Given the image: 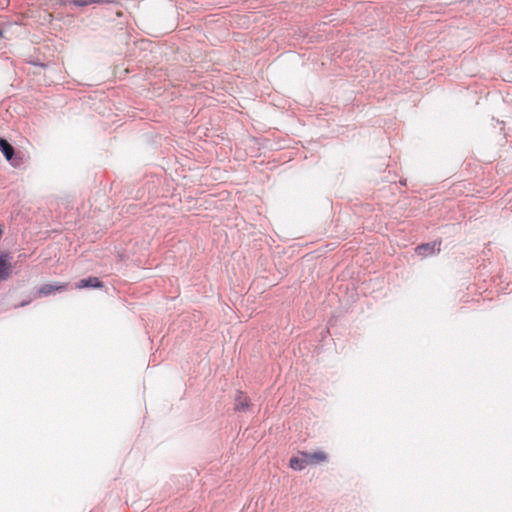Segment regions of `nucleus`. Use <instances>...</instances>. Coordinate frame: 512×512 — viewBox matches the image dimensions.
Returning <instances> with one entry per match:
<instances>
[{
    "label": "nucleus",
    "mask_w": 512,
    "mask_h": 512,
    "mask_svg": "<svg viewBox=\"0 0 512 512\" xmlns=\"http://www.w3.org/2000/svg\"><path fill=\"white\" fill-rule=\"evenodd\" d=\"M327 459V454L323 451L313 453L301 452L299 456L292 457L289 460V467L295 471H301L307 466L324 463Z\"/></svg>",
    "instance_id": "obj_1"
},
{
    "label": "nucleus",
    "mask_w": 512,
    "mask_h": 512,
    "mask_svg": "<svg viewBox=\"0 0 512 512\" xmlns=\"http://www.w3.org/2000/svg\"><path fill=\"white\" fill-rule=\"evenodd\" d=\"M439 251H440L439 244H437L435 242L422 244L415 248V253L422 257L434 255Z\"/></svg>",
    "instance_id": "obj_2"
},
{
    "label": "nucleus",
    "mask_w": 512,
    "mask_h": 512,
    "mask_svg": "<svg viewBox=\"0 0 512 512\" xmlns=\"http://www.w3.org/2000/svg\"><path fill=\"white\" fill-rule=\"evenodd\" d=\"M11 270L10 257L8 254H0V282L8 279Z\"/></svg>",
    "instance_id": "obj_3"
},
{
    "label": "nucleus",
    "mask_w": 512,
    "mask_h": 512,
    "mask_svg": "<svg viewBox=\"0 0 512 512\" xmlns=\"http://www.w3.org/2000/svg\"><path fill=\"white\" fill-rule=\"evenodd\" d=\"M76 287L78 289H83V288H100V287H102V283H101V281L97 277H88L86 279L80 280L76 284Z\"/></svg>",
    "instance_id": "obj_4"
},
{
    "label": "nucleus",
    "mask_w": 512,
    "mask_h": 512,
    "mask_svg": "<svg viewBox=\"0 0 512 512\" xmlns=\"http://www.w3.org/2000/svg\"><path fill=\"white\" fill-rule=\"evenodd\" d=\"M65 289V285L63 284H44L39 288V294L43 296L50 295L55 292H59Z\"/></svg>",
    "instance_id": "obj_5"
},
{
    "label": "nucleus",
    "mask_w": 512,
    "mask_h": 512,
    "mask_svg": "<svg viewBox=\"0 0 512 512\" xmlns=\"http://www.w3.org/2000/svg\"><path fill=\"white\" fill-rule=\"evenodd\" d=\"M0 150L7 161H12L14 156V148L5 139L0 138Z\"/></svg>",
    "instance_id": "obj_6"
},
{
    "label": "nucleus",
    "mask_w": 512,
    "mask_h": 512,
    "mask_svg": "<svg viewBox=\"0 0 512 512\" xmlns=\"http://www.w3.org/2000/svg\"><path fill=\"white\" fill-rule=\"evenodd\" d=\"M250 405L249 398L244 395L242 392H239L238 396L235 399V406L234 409L236 411H244L248 409Z\"/></svg>",
    "instance_id": "obj_7"
},
{
    "label": "nucleus",
    "mask_w": 512,
    "mask_h": 512,
    "mask_svg": "<svg viewBox=\"0 0 512 512\" xmlns=\"http://www.w3.org/2000/svg\"><path fill=\"white\" fill-rule=\"evenodd\" d=\"M72 3L79 7H84L91 4L90 0H73Z\"/></svg>",
    "instance_id": "obj_8"
},
{
    "label": "nucleus",
    "mask_w": 512,
    "mask_h": 512,
    "mask_svg": "<svg viewBox=\"0 0 512 512\" xmlns=\"http://www.w3.org/2000/svg\"><path fill=\"white\" fill-rule=\"evenodd\" d=\"M11 163V165L15 168H18L21 166L22 164V160L21 158H13L12 161H9Z\"/></svg>",
    "instance_id": "obj_9"
},
{
    "label": "nucleus",
    "mask_w": 512,
    "mask_h": 512,
    "mask_svg": "<svg viewBox=\"0 0 512 512\" xmlns=\"http://www.w3.org/2000/svg\"><path fill=\"white\" fill-rule=\"evenodd\" d=\"M115 0H90L91 4H109L113 3Z\"/></svg>",
    "instance_id": "obj_10"
},
{
    "label": "nucleus",
    "mask_w": 512,
    "mask_h": 512,
    "mask_svg": "<svg viewBox=\"0 0 512 512\" xmlns=\"http://www.w3.org/2000/svg\"><path fill=\"white\" fill-rule=\"evenodd\" d=\"M0 35H2V32L0 31Z\"/></svg>",
    "instance_id": "obj_11"
}]
</instances>
